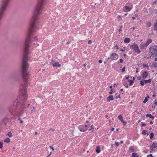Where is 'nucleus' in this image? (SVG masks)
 Here are the masks:
<instances>
[{
    "label": "nucleus",
    "instance_id": "1",
    "mask_svg": "<svg viewBox=\"0 0 157 157\" xmlns=\"http://www.w3.org/2000/svg\"><path fill=\"white\" fill-rule=\"evenodd\" d=\"M21 71L24 83L22 84L20 87V89L23 91L22 95L19 97L14 102L13 105L9 106L8 109L9 112L12 114L15 115L19 117L18 120L20 123H23L22 120L20 117L26 108L25 102L27 100L28 96L25 91L26 89L27 80L28 79L29 74L27 71L29 66L27 60H22Z\"/></svg>",
    "mask_w": 157,
    "mask_h": 157
},
{
    "label": "nucleus",
    "instance_id": "2",
    "mask_svg": "<svg viewBox=\"0 0 157 157\" xmlns=\"http://www.w3.org/2000/svg\"><path fill=\"white\" fill-rule=\"evenodd\" d=\"M9 3L2 1L0 7V21L2 19L4 12L6 10Z\"/></svg>",
    "mask_w": 157,
    "mask_h": 157
},
{
    "label": "nucleus",
    "instance_id": "3",
    "mask_svg": "<svg viewBox=\"0 0 157 157\" xmlns=\"http://www.w3.org/2000/svg\"><path fill=\"white\" fill-rule=\"evenodd\" d=\"M149 51L153 56H157V46L155 45L149 48Z\"/></svg>",
    "mask_w": 157,
    "mask_h": 157
},
{
    "label": "nucleus",
    "instance_id": "4",
    "mask_svg": "<svg viewBox=\"0 0 157 157\" xmlns=\"http://www.w3.org/2000/svg\"><path fill=\"white\" fill-rule=\"evenodd\" d=\"M131 49H133L135 52L139 54L141 51L139 48L137 44H133L130 46Z\"/></svg>",
    "mask_w": 157,
    "mask_h": 157
},
{
    "label": "nucleus",
    "instance_id": "5",
    "mask_svg": "<svg viewBox=\"0 0 157 157\" xmlns=\"http://www.w3.org/2000/svg\"><path fill=\"white\" fill-rule=\"evenodd\" d=\"M78 128L80 131L84 132L87 129V125H81L78 127Z\"/></svg>",
    "mask_w": 157,
    "mask_h": 157
},
{
    "label": "nucleus",
    "instance_id": "6",
    "mask_svg": "<svg viewBox=\"0 0 157 157\" xmlns=\"http://www.w3.org/2000/svg\"><path fill=\"white\" fill-rule=\"evenodd\" d=\"M157 147V143L155 141H154L153 142L151 146L150 147L151 150L152 151L154 150L153 149Z\"/></svg>",
    "mask_w": 157,
    "mask_h": 157
},
{
    "label": "nucleus",
    "instance_id": "7",
    "mask_svg": "<svg viewBox=\"0 0 157 157\" xmlns=\"http://www.w3.org/2000/svg\"><path fill=\"white\" fill-rule=\"evenodd\" d=\"M118 56L117 54L115 53L112 54L110 57V58L113 60H115L118 59Z\"/></svg>",
    "mask_w": 157,
    "mask_h": 157
},
{
    "label": "nucleus",
    "instance_id": "8",
    "mask_svg": "<svg viewBox=\"0 0 157 157\" xmlns=\"http://www.w3.org/2000/svg\"><path fill=\"white\" fill-rule=\"evenodd\" d=\"M148 75V73L147 71H144L142 73V78L143 79H144V78H146L147 76Z\"/></svg>",
    "mask_w": 157,
    "mask_h": 157
},
{
    "label": "nucleus",
    "instance_id": "9",
    "mask_svg": "<svg viewBox=\"0 0 157 157\" xmlns=\"http://www.w3.org/2000/svg\"><path fill=\"white\" fill-rule=\"evenodd\" d=\"M131 9V8H130L129 6H125L123 7V10L125 12L130 11Z\"/></svg>",
    "mask_w": 157,
    "mask_h": 157
},
{
    "label": "nucleus",
    "instance_id": "10",
    "mask_svg": "<svg viewBox=\"0 0 157 157\" xmlns=\"http://www.w3.org/2000/svg\"><path fill=\"white\" fill-rule=\"evenodd\" d=\"M152 42V40L151 39H148L147 42L145 43V44L146 46L147 47L150 43Z\"/></svg>",
    "mask_w": 157,
    "mask_h": 157
},
{
    "label": "nucleus",
    "instance_id": "11",
    "mask_svg": "<svg viewBox=\"0 0 157 157\" xmlns=\"http://www.w3.org/2000/svg\"><path fill=\"white\" fill-rule=\"evenodd\" d=\"M53 67H60V65L59 63L58 62H56L54 63V64L53 65Z\"/></svg>",
    "mask_w": 157,
    "mask_h": 157
},
{
    "label": "nucleus",
    "instance_id": "12",
    "mask_svg": "<svg viewBox=\"0 0 157 157\" xmlns=\"http://www.w3.org/2000/svg\"><path fill=\"white\" fill-rule=\"evenodd\" d=\"M113 100V96L112 95H110L107 98V101L108 102H109L110 101Z\"/></svg>",
    "mask_w": 157,
    "mask_h": 157
},
{
    "label": "nucleus",
    "instance_id": "13",
    "mask_svg": "<svg viewBox=\"0 0 157 157\" xmlns=\"http://www.w3.org/2000/svg\"><path fill=\"white\" fill-rule=\"evenodd\" d=\"M140 47L141 49H144L145 48L147 47V46H146L145 44V43L141 44L140 45Z\"/></svg>",
    "mask_w": 157,
    "mask_h": 157
},
{
    "label": "nucleus",
    "instance_id": "14",
    "mask_svg": "<svg viewBox=\"0 0 157 157\" xmlns=\"http://www.w3.org/2000/svg\"><path fill=\"white\" fill-rule=\"evenodd\" d=\"M130 41V39L129 38H125L124 40V42L126 43H129Z\"/></svg>",
    "mask_w": 157,
    "mask_h": 157
},
{
    "label": "nucleus",
    "instance_id": "15",
    "mask_svg": "<svg viewBox=\"0 0 157 157\" xmlns=\"http://www.w3.org/2000/svg\"><path fill=\"white\" fill-rule=\"evenodd\" d=\"M96 151L98 153H100V147L99 146H98L96 147Z\"/></svg>",
    "mask_w": 157,
    "mask_h": 157
},
{
    "label": "nucleus",
    "instance_id": "16",
    "mask_svg": "<svg viewBox=\"0 0 157 157\" xmlns=\"http://www.w3.org/2000/svg\"><path fill=\"white\" fill-rule=\"evenodd\" d=\"M146 116L147 117H149L150 118L152 119H154V117L151 114H147L146 115Z\"/></svg>",
    "mask_w": 157,
    "mask_h": 157
},
{
    "label": "nucleus",
    "instance_id": "17",
    "mask_svg": "<svg viewBox=\"0 0 157 157\" xmlns=\"http://www.w3.org/2000/svg\"><path fill=\"white\" fill-rule=\"evenodd\" d=\"M128 81L129 82V85L132 86L134 83V81L130 79H128Z\"/></svg>",
    "mask_w": 157,
    "mask_h": 157
},
{
    "label": "nucleus",
    "instance_id": "18",
    "mask_svg": "<svg viewBox=\"0 0 157 157\" xmlns=\"http://www.w3.org/2000/svg\"><path fill=\"white\" fill-rule=\"evenodd\" d=\"M151 79H149L147 80H144L145 84H146L148 82L150 83L151 82Z\"/></svg>",
    "mask_w": 157,
    "mask_h": 157
},
{
    "label": "nucleus",
    "instance_id": "19",
    "mask_svg": "<svg viewBox=\"0 0 157 157\" xmlns=\"http://www.w3.org/2000/svg\"><path fill=\"white\" fill-rule=\"evenodd\" d=\"M10 141V139L9 138H7L4 140V142L7 143H9Z\"/></svg>",
    "mask_w": 157,
    "mask_h": 157
},
{
    "label": "nucleus",
    "instance_id": "20",
    "mask_svg": "<svg viewBox=\"0 0 157 157\" xmlns=\"http://www.w3.org/2000/svg\"><path fill=\"white\" fill-rule=\"evenodd\" d=\"M143 67L146 68H149V66L148 64H145L144 63L143 64Z\"/></svg>",
    "mask_w": 157,
    "mask_h": 157
},
{
    "label": "nucleus",
    "instance_id": "21",
    "mask_svg": "<svg viewBox=\"0 0 157 157\" xmlns=\"http://www.w3.org/2000/svg\"><path fill=\"white\" fill-rule=\"evenodd\" d=\"M154 30L155 31L157 30V22H156L154 25Z\"/></svg>",
    "mask_w": 157,
    "mask_h": 157
},
{
    "label": "nucleus",
    "instance_id": "22",
    "mask_svg": "<svg viewBox=\"0 0 157 157\" xmlns=\"http://www.w3.org/2000/svg\"><path fill=\"white\" fill-rule=\"evenodd\" d=\"M152 65L155 67H157V63L155 62L152 63Z\"/></svg>",
    "mask_w": 157,
    "mask_h": 157
},
{
    "label": "nucleus",
    "instance_id": "23",
    "mask_svg": "<svg viewBox=\"0 0 157 157\" xmlns=\"http://www.w3.org/2000/svg\"><path fill=\"white\" fill-rule=\"evenodd\" d=\"M132 157H138L137 154L135 153H132Z\"/></svg>",
    "mask_w": 157,
    "mask_h": 157
},
{
    "label": "nucleus",
    "instance_id": "24",
    "mask_svg": "<svg viewBox=\"0 0 157 157\" xmlns=\"http://www.w3.org/2000/svg\"><path fill=\"white\" fill-rule=\"evenodd\" d=\"M147 131H146L145 130H144L142 132V134L143 135H146V134L147 133Z\"/></svg>",
    "mask_w": 157,
    "mask_h": 157
},
{
    "label": "nucleus",
    "instance_id": "25",
    "mask_svg": "<svg viewBox=\"0 0 157 157\" xmlns=\"http://www.w3.org/2000/svg\"><path fill=\"white\" fill-rule=\"evenodd\" d=\"M144 83H145L143 81H142V80L140 81V84L142 86H144Z\"/></svg>",
    "mask_w": 157,
    "mask_h": 157
},
{
    "label": "nucleus",
    "instance_id": "26",
    "mask_svg": "<svg viewBox=\"0 0 157 157\" xmlns=\"http://www.w3.org/2000/svg\"><path fill=\"white\" fill-rule=\"evenodd\" d=\"M118 118L120 120H121L122 119H123V117L121 115H120L118 116Z\"/></svg>",
    "mask_w": 157,
    "mask_h": 157
},
{
    "label": "nucleus",
    "instance_id": "27",
    "mask_svg": "<svg viewBox=\"0 0 157 157\" xmlns=\"http://www.w3.org/2000/svg\"><path fill=\"white\" fill-rule=\"evenodd\" d=\"M94 128V127L93 125H92L91 126L90 128L89 129V131H93Z\"/></svg>",
    "mask_w": 157,
    "mask_h": 157
},
{
    "label": "nucleus",
    "instance_id": "28",
    "mask_svg": "<svg viewBox=\"0 0 157 157\" xmlns=\"http://www.w3.org/2000/svg\"><path fill=\"white\" fill-rule=\"evenodd\" d=\"M148 100L147 99V97H146L145 98V99L144 100V101H143V102L144 103H146V102L147 101H148Z\"/></svg>",
    "mask_w": 157,
    "mask_h": 157
},
{
    "label": "nucleus",
    "instance_id": "29",
    "mask_svg": "<svg viewBox=\"0 0 157 157\" xmlns=\"http://www.w3.org/2000/svg\"><path fill=\"white\" fill-rule=\"evenodd\" d=\"M154 136V134L153 133H151L150 136V137L151 139Z\"/></svg>",
    "mask_w": 157,
    "mask_h": 157
},
{
    "label": "nucleus",
    "instance_id": "30",
    "mask_svg": "<svg viewBox=\"0 0 157 157\" xmlns=\"http://www.w3.org/2000/svg\"><path fill=\"white\" fill-rule=\"evenodd\" d=\"M7 135L10 137H11L12 136V133L10 132L8 133Z\"/></svg>",
    "mask_w": 157,
    "mask_h": 157
},
{
    "label": "nucleus",
    "instance_id": "31",
    "mask_svg": "<svg viewBox=\"0 0 157 157\" xmlns=\"http://www.w3.org/2000/svg\"><path fill=\"white\" fill-rule=\"evenodd\" d=\"M115 92V91L114 90H113L112 89H111L110 90V92L109 93V94H112Z\"/></svg>",
    "mask_w": 157,
    "mask_h": 157
},
{
    "label": "nucleus",
    "instance_id": "32",
    "mask_svg": "<svg viewBox=\"0 0 157 157\" xmlns=\"http://www.w3.org/2000/svg\"><path fill=\"white\" fill-rule=\"evenodd\" d=\"M147 26L148 27H151V24L150 22H147Z\"/></svg>",
    "mask_w": 157,
    "mask_h": 157
},
{
    "label": "nucleus",
    "instance_id": "33",
    "mask_svg": "<svg viewBox=\"0 0 157 157\" xmlns=\"http://www.w3.org/2000/svg\"><path fill=\"white\" fill-rule=\"evenodd\" d=\"M3 147V143L1 142H0V148L1 149Z\"/></svg>",
    "mask_w": 157,
    "mask_h": 157
},
{
    "label": "nucleus",
    "instance_id": "34",
    "mask_svg": "<svg viewBox=\"0 0 157 157\" xmlns=\"http://www.w3.org/2000/svg\"><path fill=\"white\" fill-rule=\"evenodd\" d=\"M129 149L131 151H134L133 149V147H129Z\"/></svg>",
    "mask_w": 157,
    "mask_h": 157
},
{
    "label": "nucleus",
    "instance_id": "35",
    "mask_svg": "<svg viewBox=\"0 0 157 157\" xmlns=\"http://www.w3.org/2000/svg\"><path fill=\"white\" fill-rule=\"evenodd\" d=\"M92 41L91 40H89L88 42V43L89 44H92Z\"/></svg>",
    "mask_w": 157,
    "mask_h": 157
},
{
    "label": "nucleus",
    "instance_id": "36",
    "mask_svg": "<svg viewBox=\"0 0 157 157\" xmlns=\"http://www.w3.org/2000/svg\"><path fill=\"white\" fill-rule=\"evenodd\" d=\"M125 67H124L122 69V72H124L125 71Z\"/></svg>",
    "mask_w": 157,
    "mask_h": 157
},
{
    "label": "nucleus",
    "instance_id": "37",
    "mask_svg": "<svg viewBox=\"0 0 157 157\" xmlns=\"http://www.w3.org/2000/svg\"><path fill=\"white\" fill-rule=\"evenodd\" d=\"M49 147L51 149H52V150H54V147H53L52 146H50Z\"/></svg>",
    "mask_w": 157,
    "mask_h": 157
},
{
    "label": "nucleus",
    "instance_id": "38",
    "mask_svg": "<svg viewBox=\"0 0 157 157\" xmlns=\"http://www.w3.org/2000/svg\"><path fill=\"white\" fill-rule=\"evenodd\" d=\"M115 144L117 146H118L119 145V144L117 142H115Z\"/></svg>",
    "mask_w": 157,
    "mask_h": 157
},
{
    "label": "nucleus",
    "instance_id": "39",
    "mask_svg": "<svg viewBox=\"0 0 157 157\" xmlns=\"http://www.w3.org/2000/svg\"><path fill=\"white\" fill-rule=\"evenodd\" d=\"M3 1H4L8 3H9L10 1V0H3Z\"/></svg>",
    "mask_w": 157,
    "mask_h": 157
},
{
    "label": "nucleus",
    "instance_id": "40",
    "mask_svg": "<svg viewBox=\"0 0 157 157\" xmlns=\"http://www.w3.org/2000/svg\"><path fill=\"white\" fill-rule=\"evenodd\" d=\"M120 62L121 63H122L123 62V60L122 59H120Z\"/></svg>",
    "mask_w": 157,
    "mask_h": 157
},
{
    "label": "nucleus",
    "instance_id": "41",
    "mask_svg": "<svg viewBox=\"0 0 157 157\" xmlns=\"http://www.w3.org/2000/svg\"><path fill=\"white\" fill-rule=\"evenodd\" d=\"M137 79H138V80H140L141 79V78L140 76H139V77H137Z\"/></svg>",
    "mask_w": 157,
    "mask_h": 157
},
{
    "label": "nucleus",
    "instance_id": "42",
    "mask_svg": "<svg viewBox=\"0 0 157 157\" xmlns=\"http://www.w3.org/2000/svg\"><path fill=\"white\" fill-rule=\"evenodd\" d=\"M153 102H154V103L155 104L157 105V101H156V100L154 101Z\"/></svg>",
    "mask_w": 157,
    "mask_h": 157
},
{
    "label": "nucleus",
    "instance_id": "43",
    "mask_svg": "<svg viewBox=\"0 0 157 157\" xmlns=\"http://www.w3.org/2000/svg\"><path fill=\"white\" fill-rule=\"evenodd\" d=\"M115 47L117 49H118V46L117 45H116L115 46Z\"/></svg>",
    "mask_w": 157,
    "mask_h": 157
},
{
    "label": "nucleus",
    "instance_id": "44",
    "mask_svg": "<svg viewBox=\"0 0 157 157\" xmlns=\"http://www.w3.org/2000/svg\"><path fill=\"white\" fill-rule=\"evenodd\" d=\"M149 156H150L151 157H153L152 155L151 154H150L149 155H147V157H148Z\"/></svg>",
    "mask_w": 157,
    "mask_h": 157
},
{
    "label": "nucleus",
    "instance_id": "45",
    "mask_svg": "<svg viewBox=\"0 0 157 157\" xmlns=\"http://www.w3.org/2000/svg\"><path fill=\"white\" fill-rule=\"evenodd\" d=\"M123 123V125H124V126H125V125L126 124H127L126 122H124H124Z\"/></svg>",
    "mask_w": 157,
    "mask_h": 157
},
{
    "label": "nucleus",
    "instance_id": "46",
    "mask_svg": "<svg viewBox=\"0 0 157 157\" xmlns=\"http://www.w3.org/2000/svg\"><path fill=\"white\" fill-rule=\"evenodd\" d=\"M33 38L34 40H37V39L36 38V36H34L33 37Z\"/></svg>",
    "mask_w": 157,
    "mask_h": 157
},
{
    "label": "nucleus",
    "instance_id": "47",
    "mask_svg": "<svg viewBox=\"0 0 157 157\" xmlns=\"http://www.w3.org/2000/svg\"><path fill=\"white\" fill-rule=\"evenodd\" d=\"M146 124H142V125L141 127H143V126H146Z\"/></svg>",
    "mask_w": 157,
    "mask_h": 157
},
{
    "label": "nucleus",
    "instance_id": "48",
    "mask_svg": "<svg viewBox=\"0 0 157 157\" xmlns=\"http://www.w3.org/2000/svg\"><path fill=\"white\" fill-rule=\"evenodd\" d=\"M52 130L53 132H54L55 130L53 128H52L50 129L49 130Z\"/></svg>",
    "mask_w": 157,
    "mask_h": 157
},
{
    "label": "nucleus",
    "instance_id": "49",
    "mask_svg": "<svg viewBox=\"0 0 157 157\" xmlns=\"http://www.w3.org/2000/svg\"><path fill=\"white\" fill-rule=\"evenodd\" d=\"M157 3V0L156 1L153 2V4H156Z\"/></svg>",
    "mask_w": 157,
    "mask_h": 157
},
{
    "label": "nucleus",
    "instance_id": "50",
    "mask_svg": "<svg viewBox=\"0 0 157 157\" xmlns=\"http://www.w3.org/2000/svg\"><path fill=\"white\" fill-rule=\"evenodd\" d=\"M129 76H126V78L127 79H128V78H129Z\"/></svg>",
    "mask_w": 157,
    "mask_h": 157
},
{
    "label": "nucleus",
    "instance_id": "51",
    "mask_svg": "<svg viewBox=\"0 0 157 157\" xmlns=\"http://www.w3.org/2000/svg\"><path fill=\"white\" fill-rule=\"evenodd\" d=\"M98 62L100 63H101L102 62V61L101 60H99L98 61Z\"/></svg>",
    "mask_w": 157,
    "mask_h": 157
},
{
    "label": "nucleus",
    "instance_id": "52",
    "mask_svg": "<svg viewBox=\"0 0 157 157\" xmlns=\"http://www.w3.org/2000/svg\"><path fill=\"white\" fill-rule=\"evenodd\" d=\"M121 98V97L120 96V95H118L117 97H116V98Z\"/></svg>",
    "mask_w": 157,
    "mask_h": 157
},
{
    "label": "nucleus",
    "instance_id": "53",
    "mask_svg": "<svg viewBox=\"0 0 157 157\" xmlns=\"http://www.w3.org/2000/svg\"><path fill=\"white\" fill-rule=\"evenodd\" d=\"M124 86L126 87V88H128V86L127 85H124Z\"/></svg>",
    "mask_w": 157,
    "mask_h": 157
},
{
    "label": "nucleus",
    "instance_id": "54",
    "mask_svg": "<svg viewBox=\"0 0 157 157\" xmlns=\"http://www.w3.org/2000/svg\"><path fill=\"white\" fill-rule=\"evenodd\" d=\"M51 153H52V152H50V153L49 154L48 156V157H49V156H50L51 155Z\"/></svg>",
    "mask_w": 157,
    "mask_h": 157
},
{
    "label": "nucleus",
    "instance_id": "55",
    "mask_svg": "<svg viewBox=\"0 0 157 157\" xmlns=\"http://www.w3.org/2000/svg\"><path fill=\"white\" fill-rule=\"evenodd\" d=\"M150 124H153V122H152V121H150Z\"/></svg>",
    "mask_w": 157,
    "mask_h": 157
},
{
    "label": "nucleus",
    "instance_id": "56",
    "mask_svg": "<svg viewBox=\"0 0 157 157\" xmlns=\"http://www.w3.org/2000/svg\"><path fill=\"white\" fill-rule=\"evenodd\" d=\"M122 122L123 123L124 121L123 119H122L120 121Z\"/></svg>",
    "mask_w": 157,
    "mask_h": 157
},
{
    "label": "nucleus",
    "instance_id": "57",
    "mask_svg": "<svg viewBox=\"0 0 157 157\" xmlns=\"http://www.w3.org/2000/svg\"><path fill=\"white\" fill-rule=\"evenodd\" d=\"M124 50H123V49H121L120 50V51H121V52H124Z\"/></svg>",
    "mask_w": 157,
    "mask_h": 157
},
{
    "label": "nucleus",
    "instance_id": "58",
    "mask_svg": "<svg viewBox=\"0 0 157 157\" xmlns=\"http://www.w3.org/2000/svg\"><path fill=\"white\" fill-rule=\"evenodd\" d=\"M114 130V128H112L111 129V130L112 131H113Z\"/></svg>",
    "mask_w": 157,
    "mask_h": 157
},
{
    "label": "nucleus",
    "instance_id": "59",
    "mask_svg": "<svg viewBox=\"0 0 157 157\" xmlns=\"http://www.w3.org/2000/svg\"><path fill=\"white\" fill-rule=\"evenodd\" d=\"M37 132H35V135H36L37 134Z\"/></svg>",
    "mask_w": 157,
    "mask_h": 157
},
{
    "label": "nucleus",
    "instance_id": "60",
    "mask_svg": "<svg viewBox=\"0 0 157 157\" xmlns=\"http://www.w3.org/2000/svg\"><path fill=\"white\" fill-rule=\"evenodd\" d=\"M132 19L133 20H134V19H135V17H132Z\"/></svg>",
    "mask_w": 157,
    "mask_h": 157
},
{
    "label": "nucleus",
    "instance_id": "61",
    "mask_svg": "<svg viewBox=\"0 0 157 157\" xmlns=\"http://www.w3.org/2000/svg\"><path fill=\"white\" fill-rule=\"evenodd\" d=\"M112 86H109V88H110V89H112Z\"/></svg>",
    "mask_w": 157,
    "mask_h": 157
},
{
    "label": "nucleus",
    "instance_id": "62",
    "mask_svg": "<svg viewBox=\"0 0 157 157\" xmlns=\"http://www.w3.org/2000/svg\"><path fill=\"white\" fill-rule=\"evenodd\" d=\"M120 143H121V144L123 143V141H121Z\"/></svg>",
    "mask_w": 157,
    "mask_h": 157
},
{
    "label": "nucleus",
    "instance_id": "63",
    "mask_svg": "<svg viewBox=\"0 0 157 157\" xmlns=\"http://www.w3.org/2000/svg\"><path fill=\"white\" fill-rule=\"evenodd\" d=\"M124 56L125 57H126V54H124Z\"/></svg>",
    "mask_w": 157,
    "mask_h": 157
},
{
    "label": "nucleus",
    "instance_id": "64",
    "mask_svg": "<svg viewBox=\"0 0 157 157\" xmlns=\"http://www.w3.org/2000/svg\"><path fill=\"white\" fill-rule=\"evenodd\" d=\"M155 61H157V58H156L155 59Z\"/></svg>",
    "mask_w": 157,
    "mask_h": 157
}]
</instances>
